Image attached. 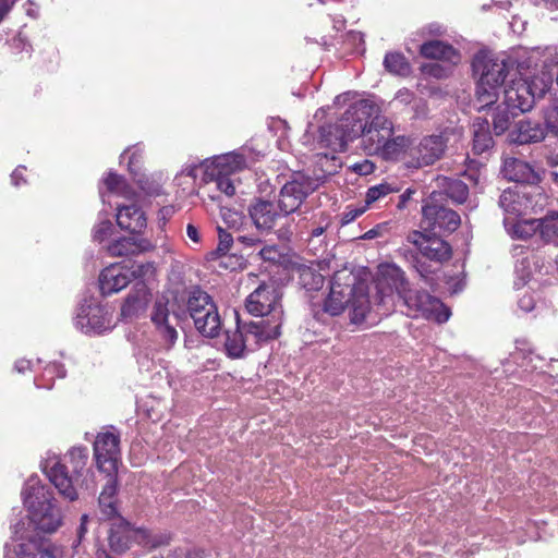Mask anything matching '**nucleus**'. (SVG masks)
I'll list each match as a JSON object with an SVG mask.
<instances>
[{
    "mask_svg": "<svg viewBox=\"0 0 558 558\" xmlns=\"http://www.w3.org/2000/svg\"><path fill=\"white\" fill-rule=\"evenodd\" d=\"M345 307L351 308V322L365 320L371 310L367 284L352 272L337 271L332 276L330 292L324 303V311L332 316L340 315Z\"/></svg>",
    "mask_w": 558,
    "mask_h": 558,
    "instance_id": "obj_1",
    "label": "nucleus"
},
{
    "mask_svg": "<svg viewBox=\"0 0 558 558\" xmlns=\"http://www.w3.org/2000/svg\"><path fill=\"white\" fill-rule=\"evenodd\" d=\"M407 240L417 248L418 253L405 250L404 258L426 281L429 275L435 274L444 263L452 257L451 245L436 233L428 235L413 230L409 232Z\"/></svg>",
    "mask_w": 558,
    "mask_h": 558,
    "instance_id": "obj_2",
    "label": "nucleus"
},
{
    "mask_svg": "<svg viewBox=\"0 0 558 558\" xmlns=\"http://www.w3.org/2000/svg\"><path fill=\"white\" fill-rule=\"evenodd\" d=\"M22 495L24 506L36 527L46 533L57 531L62 523V518L52 492L37 482L26 485Z\"/></svg>",
    "mask_w": 558,
    "mask_h": 558,
    "instance_id": "obj_3",
    "label": "nucleus"
},
{
    "mask_svg": "<svg viewBox=\"0 0 558 558\" xmlns=\"http://www.w3.org/2000/svg\"><path fill=\"white\" fill-rule=\"evenodd\" d=\"M87 461V448L73 447L68 451L64 462L57 461L48 469L49 481L65 499L74 501L78 498L75 484L86 470Z\"/></svg>",
    "mask_w": 558,
    "mask_h": 558,
    "instance_id": "obj_4",
    "label": "nucleus"
},
{
    "mask_svg": "<svg viewBox=\"0 0 558 558\" xmlns=\"http://www.w3.org/2000/svg\"><path fill=\"white\" fill-rule=\"evenodd\" d=\"M396 271L399 277L397 293L408 307L409 316L435 319L438 323L449 319L450 311L438 298L424 290L412 289L404 272L400 268H396Z\"/></svg>",
    "mask_w": 558,
    "mask_h": 558,
    "instance_id": "obj_5",
    "label": "nucleus"
},
{
    "mask_svg": "<svg viewBox=\"0 0 558 558\" xmlns=\"http://www.w3.org/2000/svg\"><path fill=\"white\" fill-rule=\"evenodd\" d=\"M186 313L195 329L206 338H216L221 329L218 307L213 298L199 287H194L186 299Z\"/></svg>",
    "mask_w": 558,
    "mask_h": 558,
    "instance_id": "obj_6",
    "label": "nucleus"
},
{
    "mask_svg": "<svg viewBox=\"0 0 558 558\" xmlns=\"http://www.w3.org/2000/svg\"><path fill=\"white\" fill-rule=\"evenodd\" d=\"M184 315L185 311L181 308L177 298L169 299L162 294L155 300L150 320L166 349H171L177 343L179 338L177 326Z\"/></svg>",
    "mask_w": 558,
    "mask_h": 558,
    "instance_id": "obj_7",
    "label": "nucleus"
},
{
    "mask_svg": "<svg viewBox=\"0 0 558 558\" xmlns=\"http://www.w3.org/2000/svg\"><path fill=\"white\" fill-rule=\"evenodd\" d=\"M460 225V215L441 201V194L430 193L422 206V228L434 233H452Z\"/></svg>",
    "mask_w": 558,
    "mask_h": 558,
    "instance_id": "obj_8",
    "label": "nucleus"
},
{
    "mask_svg": "<svg viewBox=\"0 0 558 558\" xmlns=\"http://www.w3.org/2000/svg\"><path fill=\"white\" fill-rule=\"evenodd\" d=\"M93 449L97 469L106 474H118L121 462L120 433L113 426L97 434Z\"/></svg>",
    "mask_w": 558,
    "mask_h": 558,
    "instance_id": "obj_9",
    "label": "nucleus"
},
{
    "mask_svg": "<svg viewBox=\"0 0 558 558\" xmlns=\"http://www.w3.org/2000/svg\"><path fill=\"white\" fill-rule=\"evenodd\" d=\"M278 205L272 202L256 199L248 207L250 217L254 223V226L260 230L269 232L271 231L280 220H284V223L280 229L277 230V235L280 240L289 241L292 236V230L290 223H288L289 219L281 211Z\"/></svg>",
    "mask_w": 558,
    "mask_h": 558,
    "instance_id": "obj_10",
    "label": "nucleus"
},
{
    "mask_svg": "<svg viewBox=\"0 0 558 558\" xmlns=\"http://www.w3.org/2000/svg\"><path fill=\"white\" fill-rule=\"evenodd\" d=\"M473 72L478 75L482 84L501 86L509 72V63L505 56L488 50L478 51L472 61Z\"/></svg>",
    "mask_w": 558,
    "mask_h": 558,
    "instance_id": "obj_11",
    "label": "nucleus"
},
{
    "mask_svg": "<svg viewBox=\"0 0 558 558\" xmlns=\"http://www.w3.org/2000/svg\"><path fill=\"white\" fill-rule=\"evenodd\" d=\"M378 107L368 99H362L352 104L337 122L342 129L349 142L364 135L369 119L375 114Z\"/></svg>",
    "mask_w": 558,
    "mask_h": 558,
    "instance_id": "obj_12",
    "label": "nucleus"
},
{
    "mask_svg": "<svg viewBox=\"0 0 558 558\" xmlns=\"http://www.w3.org/2000/svg\"><path fill=\"white\" fill-rule=\"evenodd\" d=\"M302 233L306 234L308 250L318 255L328 246V236L332 228V217L327 211H314L310 217H304L300 225Z\"/></svg>",
    "mask_w": 558,
    "mask_h": 558,
    "instance_id": "obj_13",
    "label": "nucleus"
},
{
    "mask_svg": "<svg viewBox=\"0 0 558 558\" xmlns=\"http://www.w3.org/2000/svg\"><path fill=\"white\" fill-rule=\"evenodd\" d=\"M282 294L274 282H263L245 300L247 312L254 316H265L283 311Z\"/></svg>",
    "mask_w": 558,
    "mask_h": 558,
    "instance_id": "obj_14",
    "label": "nucleus"
},
{
    "mask_svg": "<svg viewBox=\"0 0 558 558\" xmlns=\"http://www.w3.org/2000/svg\"><path fill=\"white\" fill-rule=\"evenodd\" d=\"M316 185L313 180L302 174H296L293 180L287 182L280 191L278 207L287 217L294 213L308 194L314 192ZM290 220V218H288Z\"/></svg>",
    "mask_w": 558,
    "mask_h": 558,
    "instance_id": "obj_15",
    "label": "nucleus"
},
{
    "mask_svg": "<svg viewBox=\"0 0 558 558\" xmlns=\"http://www.w3.org/2000/svg\"><path fill=\"white\" fill-rule=\"evenodd\" d=\"M393 133L392 121L385 116L375 114L362 137L363 150L369 156L376 155Z\"/></svg>",
    "mask_w": 558,
    "mask_h": 558,
    "instance_id": "obj_16",
    "label": "nucleus"
},
{
    "mask_svg": "<svg viewBox=\"0 0 558 558\" xmlns=\"http://www.w3.org/2000/svg\"><path fill=\"white\" fill-rule=\"evenodd\" d=\"M259 317V320L245 323V332L251 335L252 342L255 345L275 340L281 335L283 311H277L275 314Z\"/></svg>",
    "mask_w": 558,
    "mask_h": 558,
    "instance_id": "obj_17",
    "label": "nucleus"
},
{
    "mask_svg": "<svg viewBox=\"0 0 558 558\" xmlns=\"http://www.w3.org/2000/svg\"><path fill=\"white\" fill-rule=\"evenodd\" d=\"M16 558H63V547L56 545L50 539L33 536L22 539L14 547Z\"/></svg>",
    "mask_w": 558,
    "mask_h": 558,
    "instance_id": "obj_18",
    "label": "nucleus"
},
{
    "mask_svg": "<svg viewBox=\"0 0 558 558\" xmlns=\"http://www.w3.org/2000/svg\"><path fill=\"white\" fill-rule=\"evenodd\" d=\"M535 99L536 96L532 85L525 80L512 81L504 92V106L521 113L530 111L535 104Z\"/></svg>",
    "mask_w": 558,
    "mask_h": 558,
    "instance_id": "obj_19",
    "label": "nucleus"
},
{
    "mask_svg": "<svg viewBox=\"0 0 558 558\" xmlns=\"http://www.w3.org/2000/svg\"><path fill=\"white\" fill-rule=\"evenodd\" d=\"M447 147V140L441 134H433L421 140L413 150L416 167L430 166L439 160Z\"/></svg>",
    "mask_w": 558,
    "mask_h": 558,
    "instance_id": "obj_20",
    "label": "nucleus"
},
{
    "mask_svg": "<svg viewBox=\"0 0 558 558\" xmlns=\"http://www.w3.org/2000/svg\"><path fill=\"white\" fill-rule=\"evenodd\" d=\"M108 543L113 553L118 555L125 553L132 543L137 544V527L118 517L117 521L110 526Z\"/></svg>",
    "mask_w": 558,
    "mask_h": 558,
    "instance_id": "obj_21",
    "label": "nucleus"
},
{
    "mask_svg": "<svg viewBox=\"0 0 558 558\" xmlns=\"http://www.w3.org/2000/svg\"><path fill=\"white\" fill-rule=\"evenodd\" d=\"M131 281L129 271L119 264H112L101 270L99 275V288L101 294L110 295L128 287Z\"/></svg>",
    "mask_w": 558,
    "mask_h": 558,
    "instance_id": "obj_22",
    "label": "nucleus"
},
{
    "mask_svg": "<svg viewBox=\"0 0 558 558\" xmlns=\"http://www.w3.org/2000/svg\"><path fill=\"white\" fill-rule=\"evenodd\" d=\"M420 54L425 59L439 60L451 65L460 62L461 54L451 44L433 39L420 46Z\"/></svg>",
    "mask_w": 558,
    "mask_h": 558,
    "instance_id": "obj_23",
    "label": "nucleus"
},
{
    "mask_svg": "<svg viewBox=\"0 0 558 558\" xmlns=\"http://www.w3.org/2000/svg\"><path fill=\"white\" fill-rule=\"evenodd\" d=\"M252 342V337L245 332V323L241 324L240 318L236 317V325L234 329H227L225 331V351L231 359H240L244 356L245 350Z\"/></svg>",
    "mask_w": 558,
    "mask_h": 558,
    "instance_id": "obj_24",
    "label": "nucleus"
},
{
    "mask_svg": "<svg viewBox=\"0 0 558 558\" xmlns=\"http://www.w3.org/2000/svg\"><path fill=\"white\" fill-rule=\"evenodd\" d=\"M531 194H520L510 189L505 190L499 197V206L506 214L513 217H521L534 211Z\"/></svg>",
    "mask_w": 558,
    "mask_h": 558,
    "instance_id": "obj_25",
    "label": "nucleus"
},
{
    "mask_svg": "<svg viewBox=\"0 0 558 558\" xmlns=\"http://www.w3.org/2000/svg\"><path fill=\"white\" fill-rule=\"evenodd\" d=\"M118 226L131 233H141L146 229L147 219L141 207L135 204L119 205L117 208Z\"/></svg>",
    "mask_w": 558,
    "mask_h": 558,
    "instance_id": "obj_26",
    "label": "nucleus"
},
{
    "mask_svg": "<svg viewBox=\"0 0 558 558\" xmlns=\"http://www.w3.org/2000/svg\"><path fill=\"white\" fill-rule=\"evenodd\" d=\"M151 250L154 245L149 240L129 236L120 238L107 246L108 254L113 257L137 255Z\"/></svg>",
    "mask_w": 558,
    "mask_h": 558,
    "instance_id": "obj_27",
    "label": "nucleus"
},
{
    "mask_svg": "<svg viewBox=\"0 0 558 558\" xmlns=\"http://www.w3.org/2000/svg\"><path fill=\"white\" fill-rule=\"evenodd\" d=\"M435 183L439 190L433 191L432 193H440L442 202H445L446 198H450L457 204H463L468 199L469 187L463 181L456 178L438 175L435 179Z\"/></svg>",
    "mask_w": 558,
    "mask_h": 558,
    "instance_id": "obj_28",
    "label": "nucleus"
},
{
    "mask_svg": "<svg viewBox=\"0 0 558 558\" xmlns=\"http://www.w3.org/2000/svg\"><path fill=\"white\" fill-rule=\"evenodd\" d=\"M502 173L509 181L520 183H536L539 178L534 169L525 161L518 158H507L504 161Z\"/></svg>",
    "mask_w": 558,
    "mask_h": 558,
    "instance_id": "obj_29",
    "label": "nucleus"
},
{
    "mask_svg": "<svg viewBox=\"0 0 558 558\" xmlns=\"http://www.w3.org/2000/svg\"><path fill=\"white\" fill-rule=\"evenodd\" d=\"M546 132L541 123L531 120H520L511 132V140L519 144H532L542 142Z\"/></svg>",
    "mask_w": 558,
    "mask_h": 558,
    "instance_id": "obj_30",
    "label": "nucleus"
},
{
    "mask_svg": "<svg viewBox=\"0 0 558 558\" xmlns=\"http://www.w3.org/2000/svg\"><path fill=\"white\" fill-rule=\"evenodd\" d=\"M323 263L301 264L294 268L298 283L306 291H318L323 288L325 276L320 274Z\"/></svg>",
    "mask_w": 558,
    "mask_h": 558,
    "instance_id": "obj_31",
    "label": "nucleus"
},
{
    "mask_svg": "<svg viewBox=\"0 0 558 558\" xmlns=\"http://www.w3.org/2000/svg\"><path fill=\"white\" fill-rule=\"evenodd\" d=\"M173 539L170 531H154L145 527H137V545L147 550H155L169 546Z\"/></svg>",
    "mask_w": 558,
    "mask_h": 558,
    "instance_id": "obj_32",
    "label": "nucleus"
},
{
    "mask_svg": "<svg viewBox=\"0 0 558 558\" xmlns=\"http://www.w3.org/2000/svg\"><path fill=\"white\" fill-rule=\"evenodd\" d=\"M319 144L337 153L347 150L348 141L342 129L336 123L319 128Z\"/></svg>",
    "mask_w": 558,
    "mask_h": 558,
    "instance_id": "obj_33",
    "label": "nucleus"
},
{
    "mask_svg": "<svg viewBox=\"0 0 558 558\" xmlns=\"http://www.w3.org/2000/svg\"><path fill=\"white\" fill-rule=\"evenodd\" d=\"M494 146L489 131V122L484 118H476L473 123V153L481 155Z\"/></svg>",
    "mask_w": 558,
    "mask_h": 558,
    "instance_id": "obj_34",
    "label": "nucleus"
},
{
    "mask_svg": "<svg viewBox=\"0 0 558 558\" xmlns=\"http://www.w3.org/2000/svg\"><path fill=\"white\" fill-rule=\"evenodd\" d=\"M231 172L232 170L228 163V158H223L222 161L217 162L207 171V174L216 182L217 189L227 196H233L235 194V186L230 179Z\"/></svg>",
    "mask_w": 558,
    "mask_h": 558,
    "instance_id": "obj_35",
    "label": "nucleus"
},
{
    "mask_svg": "<svg viewBox=\"0 0 558 558\" xmlns=\"http://www.w3.org/2000/svg\"><path fill=\"white\" fill-rule=\"evenodd\" d=\"M538 239L543 244L558 245V213H548L538 219Z\"/></svg>",
    "mask_w": 558,
    "mask_h": 558,
    "instance_id": "obj_36",
    "label": "nucleus"
},
{
    "mask_svg": "<svg viewBox=\"0 0 558 558\" xmlns=\"http://www.w3.org/2000/svg\"><path fill=\"white\" fill-rule=\"evenodd\" d=\"M147 287L144 283H136L133 292L129 293L121 306V316L131 318L143 307L146 300Z\"/></svg>",
    "mask_w": 558,
    "mask_h": 558,
    "instance_id": "obj_37",
    "label": "nucleus"
},
{
    "mask_svg": "<svg viewBox=\"0 0 558 558\" xmlns=\"http://www.w3.org/2000/svg\"><path fill=\"white\" fill-rule=\"evenodd\" d=\"M410 145V137L404 135H392L389 136V140L385 143V147H381L376 156L381 157L384 160H398Z\"/></svg>",
    "mask_w": 558,
    "mask_h": 558,
    "instance_id": "obj_38",
    "label": "nucleus"
},
{
    "mask_svg": "<svg viewBox=\"0 0 558 558\" xmlns=\"http://www.w3.org/2000/svg\"><path fill=\"white\" fill-rule=\"evenodd\" d=\"M386 71L393 75L408 76L411 73V64L401 52H388L384 58Z\"/></svg>",
    "mask_w": 558,
    "mask_h": 558,
    "instance_id": "obj_39",
    "label": "nucleus"
},
{
    "mask_svg": "<svg viewBox=\"0 0 558 558\" xmlns=\"http://www.w3.org/2000/svg\"><path fill=\"white\" fill-rule=\"evenodd\" d=\"M507 106H498L493 113V128L496 135L504 134L510 126L511 120L515 113Z\"/></svg>",
    "mask_w": 558,
    "mask_h": 558,
    "instance_id": "obj_40",
    "label": "nucleus"
},
{
    "mask_svg": "<svg viewBox=\"0 0 558 558\" xmlns=\"http://www.w3.org/2000/svg\"><path fill=\"white\" fill-rule=\"evenodd\" d=\"M499 86H490L482 84V81L476 85V99L480 105L478 110L494 105L498 99Z\"/></svg>",
    "mask_w": 558,
    "mask_h": 558,
    "instance_id": "obj_41",
    "label": "nucleus"
},
{
    "mask_svg": "<svg viewBox=\"0 0 558 558\" xmlns=\"http://www.w3.org/2000/svg\"><path fill=\"white\" fill-rule=\"evenodd\" d=\"M218 235H219V243L217 245V248L209 254V259L214 260L216 258H222V259H231L232 256H228V252L230 251L233 238L232 235L222 230L220 227L218 228Z\"/></svg>",
    "mask_w": 558,
    "mask_h": 558,
    "instance_id": "obj_42",
    "label": "nucleus"
},
{
    "mask_svg": "<svg viewBox=\"0 0 558 558\" xmlns=\"http://www.w3.org/2000/svg\"><path fill=\"white\" fill-rule=\"evenodd\" d=\"M131 277L140 279L138 283H144L156 276V266L153 262L134 263L131 267Z\"/></svg>",
    "mask_w": 558,
    "mask_h": 558,
    "instance_id": "obj_43",
    "label": "nucleus"
},
{
    "mask_svg": "<svg viewBox=\"0 0 558 558\" xmlns=\"http://www.w3.org/2000/svg\"><path fill=\"white\" fill-rule=\"evenodd\" d=\"M399 190L389 183H380L378 185L371 186L365 195L366 206H371L375 202L379 201L391 193L398 192Z\"/></svg>",
    "mask_w": 558,
    "mask_h": 558,
    "instance_id": "obj_44",
    "label": "nucleus"
},
{
    "mask_svg": "<svg viewBox=\"0 0 558 558\" xmlns=\"http://www.w3.org/2000/svg\"><path fill=\"white\" fill-rule=\"evenodd\" d=\"M104 183L107 190L111 193H117L125 196L129 194V186L126 184L125 179L116 172H108L106 178L104 179Z\"/></svg>",
    "mask_w": 558,
    "mask_h": 558,
    "instance_id": "obj_45",
    "label": "nucleus"
},
{
    "mask_svg": "<svg viewBox=\"0 0 558 558\" xmlns=\"http://www.w3.org/2000/svg\"><path fill=\"white\" fill-rule=\"evenodd\" d=\"M538 219H525L514 226V233L519 239L529 240L538 236Z\"/></svg>",
    "mask_w": 558,
    "mask_h": 558,
    "instance_id": "obj_46",
    "label": "nucleus"
},
{
    "mask_svg": "<svg viewBox=\"0 0 558 558\" xmlns=\"http://www.w3.org/2000/svg\"><path fill=\"white\" fill-rule=\"evenodd\" d=\"M453 66L451 64L427 63L421 66V72L426 76L444 80L450 76Z\"/></svg>",
    "mask_w": 558,
    "mask_h": 558,
    "instance_id": "obj_47",
    "label": "nucleus"
},
{
    "mask_svg": "<svg viewBox=\"0 0 558 558\" xmlns=\"http://www.w3.org/2000/svg\"><path fill=\"white\" fill-rule=\"evenodd\" d=\"M136 183L138 187L149 196L160 195L162 192L161 184L151 177L141 175L136 179Z\"/></svg>",
    "mask_w": 558,
    "mask_h": 558,
    "instance_id": "obj_48",
    "label": "nucleus"
},
{
    "mask_svg": "<svg viewBox=\"0 0 558 558\" xmlns=\"http://www.w3.org/2000/svg\"><path fill=\"white\" fill-rule=\"evenodd\" d=\"M545 122L547 129L558 135V100L546 111Z\"/></svg>",
    "mask_w": 558,
    "mask_h": 558,
    "instance_id": "obj_49",
    "label": "nucleus"
},
{
    "mask_svg": "<svg viewBox=\"0 0 558 558\" xmlns=\"http://www.w3.org/2000/svg\"><path fill=\"white\" fill-rule=\"evenodd\" d=\"M107 477L108 481L99 495L102 496V500H106V498H116L118 493L117 474H107Z\"/></svg>",
    "mask_w": 558,
    "mask_h": 558,
    "instance_id": "obj_50",
    "label": "nucleus"
},
{
    "mask_svg": "<svg viewBox=\"0 0 558 558\" xmlns=\"http://www.w3.org/2000/svg\"><path fill=\"white\" fill-rule=\"evenodd\" d=\"M98 502H99L101 512L108 519L114 518L118 514L116 498H106V500H102V496H99Z\"/></svg>",
    "mask_w": 558,
    "mask_h": 558,
    "instance_id": "obj_51",
    "label": "nucleus"
},
{
    "mask_svg": "<svg viewBox=\"0 0 558 558\" xmlns=\"http://www.w3.org/2000/svg\"><path fill=\"white\" fill-rule=\"evenodd\" d=\"M112 223L109 220L101 221L94 229V240L102 242L110 234Z\"/></svg>",
    "mask_w": 558,
    "mask_h": 558,
    "instance_id": "obj_52",
    "label": "nucleus"
},
{
    "mask_svg": "<svg viewBox=\"0 0 558 558\" xmlns=\"http://www.w3.org/2000/svg\"><path fill=\"white\" fill-rule=\"evenodd\" d=\"M351 169L360 175H367L374 172L375 165L371 160L364 159L360 162L353 163Z\"/></svg>",
    "mask_w": 558,
    "mask_h": 558,
    "instance_id": "obj_53",
    "label": "nucleus"
},
{
    "mask_svg": "<svg viewBox=\"0 0 558 558\" xmlns=\"http://www.w3.org/2000/svg\"><path fill=\"white\" fill-rule=\"evenodd\" d=\"M128 153H130L129 163H128L129 170L131 172H134L135 167H137L142 160L143 150L138 147H132V148H129L125 150V154H128Z\"/></svg>",
    "mask_w": 558,
    "mask_h": 558,
    "instance_id": "obj_54",
    "label": "nucleus"
},
{
    "mask_svg": "<svg viewBox=\"0 0 558 558\" xmlns=\"http://www.w3.org/2000/svg\"><path fill=\"white\" fill-rule=\"evenodd\" d=\"M258 255L264 260L275 262L279 257V252L276 245H266L259 250Z\"/></svg>",
    "mask_w": 558,
    "mask_h": 558,
    "instance_id": "obj_55",
    "label": "nucleus"
},
{
    "mask_svg": "<svg viewBox=\"0 0 558 558\" xmlns=\"http://www.w3.org/2000/svg\"><path fill=\"white\" fill-rule=\"evenodd\" d=\"M174 213L175 208L172 205L161 207L157 214L158 223L163 227Z\"/></svg>",
    "mask_w": 558,
    "mask_h": 558,
    "instance_id": "obj_56",
    "label": "nucleus"
},
{
    "mask_svg": "<svg viewBox=\"0 0 558 558\" xmlns=\"http://www.w3.org/2000/svg\"><path fill=\"white\" fill-rule=\"evenodd\" d=\"M236 242L251 248H257L262 244V240L254 235H240L236 238Z\"/></svg>",
    "mask_w": 558,
    "mask_h": 558,
    "instance_id": "obj_57",
    "label": "nucleus"
},
{
    "mask_svg": "<svg viewBox=\"0 0 558 558\" xmlns=\"http://www.w3.org/2000/svg\"><path fill=\"white\" fill-rule=\"evenodd\" d=\"M184 558H205L204 549L196 546L182 547Z\"/></svg>",
    "mask_w": 558,
    "mask_h": 558,
    "instance_id": "obj_58",
    "label": "nucleus"
},
{
    "mask_svg": "<svg viewBox=\"0 0 558 558\" xmlns=\"http://www.w3.org/2000/svg\"><path fill=\"white\" fill-rule=\"evenodd\" d=\"M186 234L189 236V239L191 241H193L194 243H199L201 242V233H199V230L196 226H194L193 223H189L186 226Z\"/></svg>",
    "mask_w": 558,
    "mask_h": 558,
    "instance_id": "obj_59",
    "label": "nucleus"
},
{
    "mask_svg": "<svg viewBox=\"0 0 558 558\" xmlns=\"http://www.w3.org/2000/svg\"><path fill=\"white\" fill-rule=\"evenodd\" d=\"M415 193L412 189H407L400 196L399 202L397 204L398 209H403L407 207V203L411 199L412 195Z\"/></svg>",
    "mask_w": 558,
    "mask_h": 558,
    "instance_id": "obj_60",
    "label": "nucleus"
},
{
    "mask_svg": "<svg viewBox=\"0 0 558 558\" xmlns=\"http://www.w3.org/2000/svg\"><path fill=\"white\" fill-rule=\"evenodd\" d=\"M15 1L16 0H0V23L3 21V19L10 12V10L13 7Z\"/></svg>",
    "mask_w": 558,
    "mask_h": 558,
    "instance_id": "obj_61",
    "label": "nucleus"
},
{
    "mask_svg": "<svg viewBox=\"0 0 558 558\" xmlns=\"http://www.w3.org/2000/svg\"><path fill=\"white\" fill-rule=\"evenodd\" d=\"M365 211V208L351 209L344 213L343 215V223H349L356 219Z\"/></svg>",
    "mask_w": 558,
    "mask_h": 558,
    "instance_id": "obj_62",
    "label": "nucleus"
},
{
    "mask_svg": "<svg viewBox=\"0 0 558 558\" xmlns=\"http://www.w3.org/2000/svg\"><path fill=\"white\" fill-rule=\"evenodd\" d=\"M45 372L46 374H58V376L60 378H63L65 376V369L63 368L62 365L60 364H57V363H52V364H49L46 368H45Z\"/></svg>",
    "mask_w": 558,
    "mask_h": 558,
    "instance_id": "obj_63",
    "label": "nucleus"
},
{
    "mask_svg": "<svg viewBox=\"0 0 558 558\" xmlns=\"http://www.w3.org/2000/svg\"><path fill=\"white\" fill-rule=\"evenodd\" d=\"M168 558H184L182 547H175L174 549L170 550Z\"/></svg>",
    "mask_w": 558,
    "mask_h": 558,
    "instance_id": "obj_64",
    "label": "nucleus"
}]
</instances>
